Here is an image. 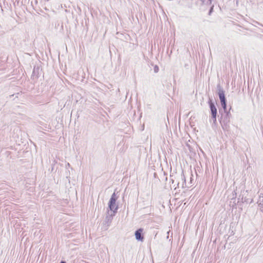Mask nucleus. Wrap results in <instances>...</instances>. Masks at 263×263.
<instances>
[{
	"instance_id": "423d86ee",
	"label": "nucleus",
	"mask_w": 263,
	"mask_h": 263,
	"mask_svg": "<svg viewBox=\"0 0 263 263\" xmlns=\"http://www.w3.org/2000/svg\"><path fill=\"white\" fill-rule=\"evenodd\" d=\"M143 229L140 228L136 231L135 233L136 239L138 241H143L144 237L142 235Z\"/></svg>"
},
{
	"instance_id": "39448f33",
	"label": "nucleus",
	"mask_w": 263,
	"mask_h": 263,
	"mask_svg": "<svg viewBox=\"0 0 263 263\" xmlns=\"http://www.w3.org/2000/svg\"><path fill=\"white\" fill-rule=\"evenodd\" d=\"M42 69L40 68V67L38 65H35L34 66V68L33 70V72L31 75V79H37L39 77V76L41 73Z\"/></svg>"
},
{
	"instance_id": "20e7f679",
	"label": "nucleus",
	"mask_w": 263,
	"mask_h": 263,
	"mask_svg": "<svg viewBox=\"0 0 263 263\" xmlns=\"http://www.w3.org/2000/svg\"><path fill=\"white\" fill-rule=\"evenodd\" d=\"M209 104L211 113L212 119L213 120V123L216 124L217 122L216 117L217 114V108L211 99H209Z\"/></svg>"
},
{
	"instance_id": "6ab92c4d",
	"label": "nucleus",
	"mask_w": 263,
	"mask_h": 263,
	"mask_svg": "<svg viewBox=\"0 0 263 263\" xmlns=\"http://www.w3.org/2000/svg\"><path fill=\"white\" fill-rule=\"evenodd\" d=\"M253 202V199L251 200L250 203H252Z\"/></svg>"
},
{
	"instance_id": "aec40b11",
	"label": "nucleus",
	"mask_w": 263,
	"mask_h": 263,
	"mask_svg": "<svg viewBox=\"0 0 263 263\" xmlns=\"http://www.w3.org/2000/svg\"><path fill=\"white\" fill-rule=\"evenodd\" d=\"M31 5L33 7L32 2H31Z\"/></svg>"
},
{
	"instance_id": "0eeeda50",
	"label": "nucleus",
	"mask_w": 263,
	"mask_h": 263,
	"mask_svg": "<svg viewBox=\"0 0 263 263\" xmlns=\"http://www.w3.org/2000/svg\"><path fill=\"white\" fill-rule=\"evenodd\" d=\"M218 96L220 103L226 101L224 90L220 87H218Z\"/></svg>"
},
{
	"instance_id": "412c9836",
	"label": "nucleus",
	"mask_w": 263,
	"mask_h": 263,
	"mask_svg": "<svg viewBox=\"0 0 263 263\" xmlns=\"http://www.w3.org/2000/svg\"><path fill=\"white\" fill-rule=\"evenodd\" d=\"M201 1L202 2V3H204V1L203 0H201Z\"/></svg>"
},
{
	"instance_id": "f03ea898",
	"label": "nucleus",
	"mask_w": 263,
	"mask_h": 263,
	"mask_svg": "<svg viewBox=\"0 0 263 263\" xmlns=\"http://www.w3.org/2000/svg\"><path fill=\"white\" fill-rule=\"evenodd\" d=\"M115 215V214H114L110 213L109 211L108 210L106 215L103 219L101 227V229L102 231H106L108 230Z\"/></svg>"
},
{
	"instance_id": "7ed1b4c3",
	"label": "nucleus",
	"mask_w": 263,
	"mask_h": 263,
	"mask_svg": "<svg viewBox=\"0 0 263 263\" xmlns=\"http://www.w3.org/2000/svg\"><path fill=\"white\" fill-rule=\"evenodd\" d=\"M117 199V197L115 193H114L112 194L108 203V208L109 209L108 210L109 211L110 213L115 214L117 212L118 206L116 204Z\"/></svg>"
},
{
	"instance_id": "4468645a",
	"label": "nucleus",
	"mask_w": 263,
	"mask_h": 263,
	"mask_svg": "<svg viewBox=\"0 0 263 263\" xmlns=\"http://www.w3.org/2000/svg\"><path fill=\"white\" fill-rule=\"evenodd\" d=\"M213 6H212L209 10V15H211V13H212L213 12Z\"/></svg>"
},
{
	"instance_id": "f8f14e48",
	"label": "nucleus",
	"mask_w": 263,
	"mask_h": 263,
	"mask_svg": "<svg viewBox=\"0 0 263 263\" xmlns=\"http://www.w3.org/2000/svg\"><path fill=\"white\" fill-rule=\"evenodd\" d=\"M159 68L157 65H155L154 68V71L155 73H157L159 71Z\"/></svg>"
},
{
	"instance_id": "a211bd4d",
	"label": "nucleus",
	"mask_w": 263,
	"mask_h": 263,
	"mask_svg": "<svg viewBox=\"0 0 263 263\" xmlns=\"http://www.w3.org/2000/svg\"><path fill=\"white\" fill-rule=\"evenodd\" d=\"M37 0H36V1H35V2H34V4H37Z\"/></svg>"
},
{
	"instance_id": "6e6552de",
	"label": "nucleus",
	"mask_w": 263,
	"mask_h": 263,
	"mask_svg": "<svg viewBox=\"0 0 263 263\" xmlns=\"http://www.w3.org/2000/svg\"><path fill=\"white\" fill-rule=\"evenodd\" d=\"M14 7L23 5V0H12Z\"/></svg>"
},
{
	"instance_id": "1a4fd4ad",
	"label": "nucleus",
	"mask_w": 263,
	"mask_h": 263,
	"mask_svg": "<svg viewBox=\"0 0 263 263\" xmlns=\"http://www.w3.org/2000/svg\"><path fill=\"white\" fill-rule=\"evenodd\" d=\"M221 106L223 109L224 112L228 111L227 109L226 101L221 103Z\"/></svg>"
},
{
	"instance_id": "9b49d317",
	"label": "nucleus",
	"mask_w": 263,
	"mask_h": 263,
	"mask_svg": "<svg viewBox=\"0 0 263 263\" xmlns=\"http://www.w3.org/2000/svg\"><path fill=\"white\" fill-rule=\"evenodd\" d=\"M181 179L183 181L182 185V188H183L184 187V184L185 185V179L184 175L181 176Z\"/></svg>"
},
{
	"instance_id": "4be33fe9",
	"label": "nucleus",
	"mask_w": 263,
	"mask_h": 263,
	"mask_svg": "<svg viewBox=\"0 0 263 263\" xmlns=\"http://www.w3.org/2000/svg\"><path fill=\"white\" fill-rule=\"evenodd\" d=\"M262 210H263V206H262Z\"/></svg>"
},
{
	"instance_id": "2eb2a0df",
	"label": "nucleus",
	"mask_w": 263,
	"mask_h": 263,
	"mask_svg": "<svg viewBox=\"0 0 263 263\" xmlns=\"http://www.w3.org/2000/svg\"><path fill=\"white\" fill-rule=\"evenodd\" d=\"M60 263H66L65 261L62 260Z\"/></svg>"
},
{
	"instance_id": "f257e3e1",
	"label": "nucleus",
	"mask_w": 263,
	"mask_h": 263,
	"mask_svg": "<svg viewBox=\"0 0 263 263\" xmlns=\"http://www.w3.org/2000/svg\"><path fill=\"white\" fill-rule=\"evenodd\" d=\"M231 118V114L230 111L224 112L222 114L220 123L223 130H228Z\"/></svg>"
},
{
	"instance_id": "dca6fc26",
	"label": "nucleus",
	"mask_w": 263,
	"mask_h": 263,
	"mask_svg": "<svg viewBox=\"0 0 263 263\" xmlns=\"http://www.w3.org/2000/svg\"><path fill=\"white\" fill-rule=\"evenodd\" d=\"M179 182H177V185L178 187H179Z\"/></svg>"
},
{
	"instance_id": "ddd939ff",
	"label": "nucleus",
	"mask_w": 263,
	"mask_h": 263,
	"mask_svg": "<svg viewBox=\"0 0 263 263\" xmlns=\"http://www.w3.org/2000/svg\"><path fill=\"white\" fill-rule=\"evenodd\" d=\"M21 92H17L16 93H14V94H13L12 95H10V98H11L13 96H15V98H18V95H21Z\"/></svg>"
},
{
	"instance_id": "9d476101",
	"label": "nucleus",
	"mask_w": 263,
	"mask_h": 263,
	"mask_svg": "<svg viewBox=\"0 0 263 263\" xmlns=\"http://www.w3.org/2000/svg\"><path fill=\"white\" fill-rule=\"evenodd\" d=\"M171 181H172V184H171L170 187L171 188L174 187V189L176 190L177 187L176 186V184H174L175 181L173 178L171 179Z\"/></svg>"
},
{
	"instance_id": "f3484780",
	"label": "nucleus",
	"mask_w": 263,
	"mask_h": 263,
	"mask_svg": "<svg viewBox=\"0 0 263 263\" xmlns=\"http://www.w3.org/2000/svg\"><path fill=\"white\" fill-rule=\"evenodd\" d=\"M208 1H209V4H211L212 0H208Z\"/></svg>"
}]
</instances>
